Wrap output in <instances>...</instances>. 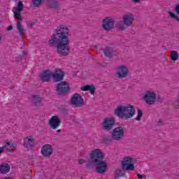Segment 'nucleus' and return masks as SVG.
Instances as JSON below:
<instances>
[{"instance_id": "obj_1", "label": "nucleus", "mask_w": 179, "mask_h": 179, "mask_svg": "<svg viewBox=\"0 0 179 179\" xmlns=\"http://www.w3.org/2000/svg\"><path fill=\"white\" fill-rule=\"evenodd\" d=\"M56 34H53L49 39V45L56 47L57 54L66 57L69 54V29L65 25H61L56 29Z\"/></svg>"}, {"instance_id": "obj_2", "label": "nucleus", "mask_w": 179, "mask_h": 179, "mask_svg": "<svg viewBox=\"0 0 179 179\" xmlns=\"http://www.w3.org/2000/svg\"><path fill=\"white\" fill-rule=\"evenodd\" d=\"M115 114L117 115L119 118H124L125 120H129L135 115V108L131 105H119L117 108L115 109Z\"/></svg>"}, {"instance_id": "obj_3", "label": "nucleus", "mask_w": 179, "mask_h": 179, "mask_svg": "<svg viewBox=\"0 0 179 179\" xmlns=\"http://www.w3.org/2000/svg\"><path fill=\"white\" fill-rule=\"evenodd\" d=\"M134 19L135 17H134V14L128 13L123 16V22H119L117 23V28L119 30H125L127 27H129V26L132 25Z\"/></svg>"}, {"instance_id": "obj_4", "label": "nucleus", "mask_w": 179, "mask_h": 179, "mask_svg": "<svg viewBox=\"0 0 179 179\" xmlns=\"http://www.w3.org/2000/svg\"><path fill=\"white\" fill-rule=\"evenodd\" d=\"M134 163H135L134 158L129 156H126L122 161V166L124 170L132 171L133 170H135Z\"/></svg>"}, {"instance_id": "obj_5", "label": "nucleus", "mask_w": 179, "mask_h": 179, "mask_svg": "<svg viewBox=\"0 0 179 179\" xmlns=\"http://www.w3.org/2000/svg\"><path fill=\"white\" fill-rule=\"evenodd\" d=\"M23 8H24V6H23V2H22V1H20L17 3V6L13 7V13H14V17L15 19L23 20V18L22 17V10H23Z\"/></svg>"}, {"instance_id": "obj_6", "label": "nucleus", "mask_w": 179, "mask_h": 179, "mask_svg": "<svg viewBox=\"0 0 179 179\" xmlns=\"http://www.w3.org/2000/svg\"><path fill=\"white\" fill-rule=\"evenodd\" d=\"M103 157H104V154H103L100 149H95L92 151L91 161L92 163L103 160Z\"/></svg>"}, {"instance_id": "obj_7", "label": "nucleus", "mask_w": 179, "mask_h": 179, "mask_svg": "<svg viewBox=\"0 0 179 179\" xmlns=\"http://www.w3.org/2000/svg\"><path fill=\"white\" fill-rule=\"evenodd\" d=\"M56 87L59 94H66L69 92V84L66 81L60 82Z\"/></svg>"}, {"instance_id": "obj_8", "label": "nucleus", "mask_w": 179, "mask_h": 179, "mask_svg": "<svg viewBox=\"0 0 179 179\" xmlns=\"http://www.w3.org/2000/svg\"><path fill=\"white\" fill-rule=\"evenodd\" d=\"M83 98L78 93L74 94L71 99V104L75 106V107H82L83 106Z\"/></svg>"}, {"instance_id": "obj_9", "label": "nucleus", "mask_w": 179, "mask_h": 179, "mask_svg": "<svg viewBox=\"0 0 179 179\" xmlns=\"http://www.w3.org/2000/svg\"><path fill=\"white\" fill-rule=\"evenodd\" d=\"M128 73H129V71L128 70V67H127L124 64H121L117 68L116 75L118 78H124L128 76Z\"/></svg>"}, {"instance_id": "obj_10", "label": "nucleus", "mask_w": 179, "mask_h": 179, "mask_svg": "<svg viewBox=\"0 0 179 179\" xmlns=\"http://www.w3.org/2000/svg\"><path fill=\"white\" fill-rule=\"evenodd\" d=\"M144 100L148 106H152V104H155L156 101V94L153 92L148 91L145 92L144 96Z\"/></svg>"}, {"instance_id": "obj_11", "label": "nucleus", "mask_w": 179, "mask_h": 179, "mask_svg": "<svg viewBox=\"0 0 179 179\" xmlns=\"http://www.w3.org/2000/svg\"><path fill=\"white\" fill-rule=\"evenodd\" d=\"M51 129H58L61 127V119L57 115L52 116L49 120Z\"/></svg>"}, {"instance_id": "obj_12", "label": "nucleus", "mask_w": 179, "mask_h": 179, "mask_svg": "<svg viewBox=\"0 0 179 179\" xmlns=\"http://www.w3.org/2000/svg\"><path fill=\"white\" fill-rule=\"evenodd\" d=\"M115 124V121L113 118L106 117L103 120L102 127L105 131H110V129H113Z\"/></svg>"}, {"instance_id": "obj_13", "label": "nucleus", "mask_w": 179, "mask_h": 179, "mask_svg": "<svg viewBox=\"0 0 179 179\" xmlns=\"http://www.w3.org/2000/svg\"><path fill=\"white\" fill-rule=\"evenodd\" d=\"M124 136V129L122 127H116L112 132V139L120 141Z\"/></svg>"}, {"instance_id": "obj_14", "label": "nucleus", "mask_w": 179, "mask_h": 179, "mask_svg": "<svg viewBox=\"0 0 179 179\" xmlns=\"http://www.w3.org/2000/svg\"><path fill=\"white\" fill-rule=\"evenodd\" d=\"M65 76V73L59 69H56L52 74L54 82H61Z\"/></svg>"}, {"instance_id": "obj_15", "label": "nucleus", "mask_w": 179, "mask_h": 179, "mask_svg": "<svg viewBox=\"0 0 179 179\" xmlns=\"http://www.w3.org/2000/svg\"><path fill=\"white\" fill-rule=\"evenodd\" d=\"M95 164L96 170L99 174H104L107 170V163L103 161H98L94 162Z\"/></svg>"}, {"instance_id": "obj_16", "label": "nucleus", "mask_w": 179, "mask_h": 179, "mask_svg": "<svg viewBox=\"0 0 179 179\" xmlns=\"http://www.w3.org/2000/svg\"><path fill=\"white\" fill-rule=\"evenodd\" d=\"M103 27L104 30H111L114 29V20L111 17H106L103 21Z\"/></svg>"}, {"instance_id": "obj_17", "label": "nucleus", "mask_w": 179, "mask_h": 179, "mask_svg": "<svg viewBox=\"0 0 179 179\" xmlns=\"http://www.w3.org/2000/svg\"><path fill=\"white\" fill-rule=\"evenodd\" d=\"M41 153L44 157H50L52 155V147L50 144H45L42 147Z\"/></svg>"}, {"instance_id": "obj_18", "label": "nucleus", "mask_w": 179, "mask_h": 179, "mask_svg": "<svg viewBox=\"0 0 179 179\" xmlns=\"http://www.w3.org/2000/svg\"><path fill=\"white\" fill-rule=\"evenodd\" d=\"M51 76H52V71L50 70H45L40 75L43 82H48L51 79Z\"/></svg>"}, {"instance_id": "obj_19", "label": "nucleus", "mask_w": 179, "mask_h": 179, "mask_svg": "<svg viewBox=\"0 0 179 179\" xmlns=\"http://www.w3.org/2000/svg\"><path fill=\"white\" fill-rule=\"evenodd\" d=\"M24 148H32L34 145V139L32 136L27 137L24 139Z\"/></svg>"}, {"instance_id": "obj_20", "label": "nucleus", "mask_w": 179, "mask_h": 179, "mask_svg": "<svg viewBox=\"0 0 179 179\" xmlns=\"http://www.w3.org/2000/svg\"><path fill=\"white\" fill-rule=\"evenodd\" d=\"M10 171V166L7 163H2L0 165V173L1 174H8V172Z\"/></svg>"}, {"instance_id": "obj_21", "label": "nucleus", "mask_w": 179, "mask_h": 179, "mask_svg": "<svg viewBox=\"0 0 179 179\" xmlns=\"http://www.w3.org/2000/svg\"><path fill=\"white\" fill-rule=\"evenodd\" d=\"M81 90H83V92H90L91 94H94L96 88L94 87V85H90L82 87Z\"/></svg>"}, {"instance_id": "obj_22", "label": "nucleus", "mask_w": 179, "mask_h": 179, "mask_svg": "<svg viewBox=\"0 0 179 179\" xmlns=\"http://www.w3.org/2000/svg\"><path fill=\"white\" fill-rule=\"evenodd\" d=\"M48 3L50 8L52 9H58V8H59L58 0H48Z\"/></svg>"}, {"instance_id": "obj_23", "label": "nucleus", "mask_w": 179, "mask_h": 179, "mask_svg": "<svg viewBox=\"0 0 179 179\" xmlns=\"http://www.w3.org/2000/svg\"><path fill=\"white\" fill-rule=\"evenodd\" d=\"M16 27L17 30L18 31L19 36H20V37L23 38V37H24V28L22 25V24H20V22H17Z\"/></svg>"}, {"instance_id": "obj_24", "label": "nucleus", "mask_w": 179, "mask_h": 179, "mask_svg": "<svg viewBox=\"0 0 179 179\" xmlns=\"http://www.w3.org/2000/svg\"><path fill=\"white\" fill-rule=\"evenodd\" d=\"M33 104L36 107H38L42 105L41 103V97L38 95H34L33 96Z\"/></svg>"}, {"instance_id": "obj_25", "label": "nucleus", "mask_w": 179, "mask_h": 179, "mask_svg": "<svg viewBox=\"0 0 179 179\" xmlns=\"http://www.w3.org/2000/svg\"><path fill=\"white\" fill-rule=\"evenodd\" d=\"M16 144L13 143L12 141H6V148L7 149V150H13V149H15V148H16Z\"/></svg>"}, {"instance_id": "obj_26", "label": "nucleus", "mask_w": 179, "mask_h": 179, "mask_svg": "<svg viewBox=\"0 0 179 179\" xmlns=\"http://www.w3.org/2000/svg\"><path fill=\"white\" fill-rule=\"evenodd\" d=\"M170 58L172 61H177L178 59V52L175 50L171 51Z\"/></svg>"}, {"instance_id": "obj_27", "label": "nucleus", "mask_w": 179, "mask_h": 179, "mask_svg": "<svg viewBox=\"0 0 179 179\" xmlns=\"http://www.w3.org/2000/svg\"><path fill=\"white\" fill-rule=\"evenodd\" d=\"M103 52L105 57H107L108 58H111V57H113V50L110 49V48H106Z\"/></svg>"}, {"instance_id": "obj_28", "label": "nucleus", "mask_w": 179, "mask_h": 179, "mask_svg": "<svg viewBox=\"0 0 179 179\" xmlns=\"http://www.w3.org/2000/svg\"><path fill=\"white\" fill-rule=\"evenodd\" d=\"M43 1L44 0H32V3L34 6H35L36 8H38V6H40V5L43 3Z\"/></svg>"}, {"instance_id": "obj_29", "label": "nucleus", "mask_w": 179, "mask_h": 179, "mask_svg": "<svg viewBox=\"0 0 179 179\" xmlns=\"http://www.w3.org/2000/svg\"><path fill=\"white\" fill-rule=\"evenodd\" d=\"M138 115L137 117H136V121H141L142 118V115H143V113L142 112V110L138 109Z\"/></svg>"}, {"instance_id": "obj_30", "label": "nucleus", "mask_w": 179, "mask_h": 179, "mask_svg": "<svg viewBox=\"0 0 179 179\" xmlns=\"http://www.w3.org/2000/svg\"><path fill=\"white\" fill-rule=\"evenodd\" d=\"M169 16L171 17V19H175L177 22H179V17L178 15L174 14L173 12H169Z\"/></svg>"}, {"instance_id": "obj_31", "label": "nucleus", "mask_w": 179, "mask_h": 179, "mask_svg": "<svg viewBox=\"0 0 179 179\" xmlns=\"http://www.w3.org/2000/svg\"><path fill=\"white\" fill-rule=\"evenodd\" d=\"M175 10H176V13H178V15H179V5H176V6L175 8Z\"/></svg>"}, {"instance_id": "obj_32", "label": "nucleus", "mask_w": 179, "mask_h": 179, "mask_svg": "<svg viewBox=\"0 0 179 179\" xmlns=\"http://www.w3.org/2000/svg\"><path fill=\"white\" fill-rule=\"evenodd\" d=\"M7 30L8 31H10V30H13V27L12 25L8 26Z\"/></svg>"}, {"instance_id": "obj_33", "label": "nucleus", "mask_w": 179, "mask_h": 179, "mask_svg": "<svg viewBox=\"0 0 179 179\" xmlns=\"http://www.w3.org/2000/svg\"><path fill=\"white\" fill-rule=\"evenodd\" d=\"M79 164H83L85 163V159H78Z\"/></svg>"}, {"instance_id": "obj_34", "label": "nucleus", "mask_w": 179, "mask_h": 179, "mask_svg": "<svg viewBox=\"0 0 179 179\" xmlns=\"http://www.w3.org/2000/svg\"><path fill=\"white\" fill-rule=\"evenodd\" d=\"M4 150H5V147H0V153H3Z\"/></svg>"}, {"instance_id": "obj_35", "label": "nucleus", "mask_w": 179, "mask_h": 179, "mask_svg": "<svg viewBox=\"0 0 179 179\" xmlns=\"http://www.w3.org/2000/svg\"><path fill=\"white\" fill-rule=\"evenodd\" d=\"M137 178H138V179H142V178H143V175H141V174L138 173V174H137Z\"/></svg>"}, {"instance_id": "obj_36", "label": "nucleus", "mask_w": 179, "mask_h": 179, "mask_svg": "<svg viewBox=\"0 0 179 179\" xmlns=\"http://www.w3.org/2000/svg\"><path fill=\"white\" fill-rule=\"evenodd\" d=\"M158 125H163V122L162 121V120H159Z\"/></svg>"}, {"instance_id": "obj_37", "label": "nucleus", "mask_w": 179, "mask_h": 179, "mask_svg": "<svg viewBox=\"0 0 179 179\" xmlns=\"http://www.w3.org/2000/svg\"><path fill=\"white\" fill-rule=\"evenodd\" d=\"M139 1H141V0H134V2L138 3V2H139Z\"/></svg>"}, {"instance_id": "obj_38", "label": "nucleus", "mask_w": 179, "mask_h": 179, "mask_svg": "<svg viewBox=\"0 0 179 179\" xmlns=\"http://www.w3.org/2000/svg\"><path fill=\"white\" fill-rule=\"evenodd\" d=\"M61 131H62L61 129H58V130L57 131V132H61Z\"/></svg>"}, {"instance_id": "obj_39", "label": "nucleus", "mask_w": 179, "mask_h": 179, "mask_svg": "<svg viewBox=\"0 0 179 179\" xmlns=\"http://www.w3.org/2000/svg\"><path fill=\"white\" fill-rule=\"evenodd\" d=\"M0 41H1V37H0Z\"/></svg>"}]
</instances>
